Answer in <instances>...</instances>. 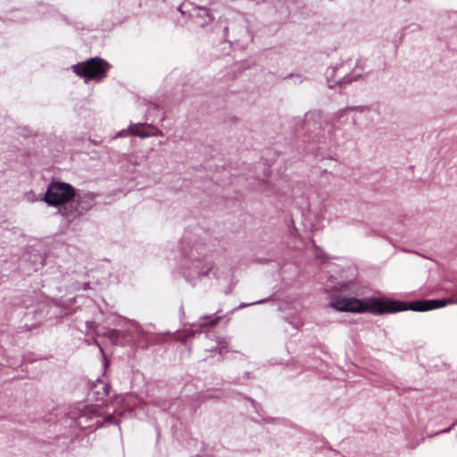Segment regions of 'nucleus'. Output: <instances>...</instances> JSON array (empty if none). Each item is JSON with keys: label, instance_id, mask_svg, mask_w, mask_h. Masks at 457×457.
<instances>
[{"label": "nucleus", "instance_id": "obj_31", "mask_svg": "<svg viewBox=\"0 0 457 457\" xmlns=\"http://www.w3.org/2000/svg\"><path fill=\"white\" fill-rule=\"evenodd\" d=\"M294 76H295V74H294V73H290V74H288V75L286 77V79H289V78H292V77H294Z\"/></svg>", "mask_w": 457, "mask_h": 457}, {"label": "nucleus", "instance_id": "obj_16", "mask_svg": "<svg viewBox=\"0 0 457 457\" xmlns=\"http://www.w3.org/2000/svg\"><path fill=\"white\" fill-rule=\"evenodd\" d=\"M363 75L359 74H353L348 73L345 75L343 78L336 81V87H339L340 89L345 88L347 85L351 84L353 81H357L360 78H361Z\"/></svg>", "mask_w": 457, "mask_h": 457}, {"label": "nucleus", "instance_id": "obj_15", "mask_svg": "<svg viewBox=\"0 0 457 457\" xmlns=\"http://www.w3.org/2000/svg\"><path fill=\"white\" fill-rule=\"evenodd\" d=\"M218 312H219V311L216 313L212 314V315L201 316L198 319L197 323L193 324V326H198L200 328L206 327V326H211V327L215 326L221 319V316L217 315Z\"/></svg>", "mask_w": 457, "mask_h": 457}, {"label": "nucleus", "instance_id": "obj_5", "mask_svg": "<svg viewBox=\"0 0 457 457\" xmlns=\"http://www.w3.org/2000/svg\"><path fill=\"white\" fill-rule=\"evenodd\" d=\"M76 197V189L69 183L53 180L47 187L41 201L50 206L62 208Z\"/></svg>", "mask_w": 457, "mask_h": 457}, {"label": "nucleus", "instance_id": "obj_21", "mask_svg": "<svg viewBox=\"0 0 457 457\" xmlns=\"http://www.w3.org/2000/svg\"><path fill=\"white\" fill-rule=\"evenodd\" d=\"M34 270H37L40 268H43L46 264V256L39 255L37 257V260H35L34 262Z\"/></svg>", "mask_w": 457, "mask_h": 457}, {"label": "nucleus", "instance_id": "obj_7", "mask_svg": "<svg viewBox=\"0 0 457 457\" xmlns=\"http://www.w3.org/2000/svg\"><path fill=\"white\" fill-rule=\"evenodd\" d=\"M95 204V195L93 193H86L83 195L75 197L71 202L65 204L62 208H59V212L64 218L65 222L70 224L78 217L83 215L91 209Z\"/></svg>", "mask_w": 457, "mask_h": 457}, {"label": "nucleus", "instance_id": "obj_27", "mask_svg": "<svg viewBox=\"0 0 457 457\" xmlns=\"http://www.w3.org/2000/svg\"><path fill=\"white\" fill-rule=\"evenodd\" d=\"M249 401L251 402L253 407L257 410V406L259 405L253 399L249 398Z\"/></svg>", "mask_w": 457, "mask_h": 457}, {"label": "nucleus", "instance_id": "obj_17", "mask_svg": "<svg viewBox=\"0 0 457 457\" xmlns=\"http://www.w3.org/2000/svg\"><path fill=\"white\" fill-rule=\"evenodd\" d=\"M347 110L360 112H364L370 111V107L368 105H358V106L347 107ZM345 112H346V109L345 110H340L338 112V113H337L339 118L343 117V115L345 114Z\"/></svg>", "mask_w": 457, "mask_h": 457}, {"label": "nucleus", "instance_id": "obj_32", "mask_svg": "<svg viewBox=\"0 0 457 457\" xmlns=\"http://www.w3.org/2000/svg\"><path fill=\"white\" fill-rule=\"evenodd\" d=\"M340 457H345V456H340Z\"/></svg>", "mask_w": 457, "mask_h": 457}, {"label": "nucleus", "instance_id": "obj_1", "mask_svg": "<svg viewBox=\"0 0 457 457\" xmlns=\"http://www.w3.org/2000/svg\"><path fill=\"white\" fill-rule=\"evenodd\" d=\"M334 292L329 306L337 312L382 315L409 310L408 303L399 300L382 297L359 299L361 293L354 280L337 283L334 286Z\"/></svg>", "mask_w": 457, "mask_h": 457}, {"label": "nucleus", "instance_id": "obj_6", "mask_svg": "<svg viewBox=\"0 0 457 457\" xmlns=\"http://www.w3.org/2000/svg\"><path fill=\"white\" fill-rule=\"evenodd\" d=\"M35 299L29 295H22L13 298L12 304L24 307L26 309L33 308L32 311L26 312L25 319L35 318L36 321L32 324H24L27 330H32L43 322L46 316L49 313L50 307L45 303L34 306Z\"/></svg>", "mask_w": 457, "mask_h": 457}, {"label": "nucleus", "instance_id": "obj_30", "mask_svg": "<svg viewBox=\"0 0 457 457\" xmlns=\"http://www.w3.org/2000/svg\"><path fill=\"white\" fill-rule=\"evenodd\" d=\"M312 150H313V147H311V146H309V145H308V146H306V147L303 149V151H304V152H309V151H312Z\"/></svg>", "mask_w": 457, "mask_h": 457}, {"label": "nucleus", "instance_id": "obj_19", "mask_svg": "<svg viewBox=\"0 0 457 457\" xmlns=\"http://www.w3.org/2000/svg\"><path fill=\"white\" fill-rule=\"evenodd\" d=\"M273 300H274L273 296H270L268 298H263V299H261V300H258V301H255V302H253V303H242L238 307L235 308V310L242 309V308H245V307H247V306H251V305L264 303H267V302H270V301H273Z\"/></svg>", "mask_w": 457, "mask_h": 457}, {"label": "nucleus", "instance_id": "obj_24", "mask_svg": "<svg viewBox=\"0 0 457 457\" xmlns=\"http://www.w3.org/2000/svg\"><path fill=\"white\" fill-rule=\"evenodd\" d=\"M455 425H457V420H456L455 422H453L450 427H448V428H444V429H442L441 431L437 432V433H436V435H437V434H444V433H448V432H450V431L452 430V428H453Z\"/></svg>", "mask_w": 457, "mask_h": 457}, {"label": "nucleus", "instance_id": "obj_26", "mask_svg": "<svg viewBox=\"0 0 457 457\" xmlns=\"http://www.w3.org/2000/svg\"><path fill=\"white\" fill-rule=\"evenodd\" d=\"M290 224H291V226H292V231H291V234H292V235H294V234H295V232H296V231H297V228H295V222H294V220H293L292 219L290 220Z\"/></svg>", "mask_w": 457, "mask_h": 457}, {"label": "nucleus", "instance_id": "obj_9", "mask_svg": "<svg viewBox=\"0 0 457 457\" xmlns=\"http://www.w3.org/2000/svg\"><path fill=\"white\" fill-rule=\"evenodd\" d=\"M450 303L457 304L456 298H441V299H420L410 302L408 308L413 312H428L439 309Z\"/></svg>", "mask_w": 457, "mask_h": 457}, {"label": "nucleus", "instance_id": "obj_25", "mask_svg": "<svg viewBox=\"0 0 457 457\" xmlns=\"http://www.w3.org/2000/svg\"><path fill=\"white\" fill-rule=\"evenodd\" d=\"M94 326H95V322L94 321H87L86 322V327H87V329H93Z\"/></svg>", "mask_w": 457, "mask_h": 457}, {"label": "nucleus", "instance_id": "obj_20", "mask_svg": "<svg viewBox=\"0 0 457 457\" xmlns=\"http://www.w3.org/2000/svg\"><path fill=\"white\" fill-rule=\"evenodd\" d=\"M94 343L99 347V351L100 353H102V359H103V368H104V372H105L107 367L109 366V360L107 359L105 353H104V351L103 349V347L101 346V345L98 343V341L96 339L94 340Z\"/></svg>", "mask_w": 457, "mask_h": 457}, {"label": "nucleus", "instance_id": "obj_18", "mask_svg": "<svg viewBox=\"0 0 457 457\" xmlns=\"http://www.w3.org/2000/svg\"><path fill=\"white\" fill-rule=\"evenodd\" d=\"M339 66L340 65H336V66L331 67V72L327 77L328 87L329 88H335L336 87V82L332 83V80L334 79V78H335V76L337 74V71Z\"/></svg>", "mask_w": 457, "mask_h": 457}, {"label": "nucleus", "instance_id": "obj_11", "mask_svg": "<svg viewBox=\"0 0 457 457\" xmlns=\"http://www.w3.org/2000/svg\"><path fill=\"white\" fill-rule=\"evenodd\" d=\"M189 15L195 25L202 28L207 26L213 20L209 9L202 6L194 7Z\"/></svg>", "mask_w": 457, "mask_h": 457}, {"label": "nucleus", "instance_id": "obj_12", "mask_svg": "<svg viewBox=\"0 0 457 457\" xmlns=\"http://www.w3.org/2000/svg\"><path fill=\"white\" fill-rule=\"evenodd\" d=\"M110 389V384L104 383V381L100 380V378H97L96 381L93 384L89 394L93 395L96 401L104 400V398L109 395Z\"/></svg>", "mask_w": 457, "mask_h": 457}, {"label": "nucleus", "instance_id": "obj_3", "mask_svg": "<svg viewBox=\"0 0 457 457\" xmlns=\"http://www.w3.org/2000/svg\"><path fill=\"white\" fill-rule=\"evenodd\" d=\"M73 424L80 430L92 433L97 428L107 424H117V420L112 415L104 417L96 406H84L83 409L79 410L77 412L70 413Z\"/></svg>", "mask_w": 457, "mask_h": 457}, {"label": "nucleus", "instance_id": "obj_29", "mask_svg": "<svg viewBox=\"0 0 457 457\" xmlns=\"http://www.w3.org/2000/svg\"><path fill=\"white\" fill-rule=\"evenodd\" d=\"M89 285H90V284H89V282H85V283L83 284V289H87V288H89Z\"/></svg>", "mask_w": 457, "mask_h": 457}, {"label": "nucleus", "instance_id": "obj_10", "mask_svg": "<svg viewBox=\"0 0 457 457\" xmlns=\"http://www.w3.org/2000/svg\"><path fill=\"white\" fill-rule=\"evenodd\" d=\"M303 127L305 129L306 140L310 143L320 142L319 137V134L321 129L320 122L316 120H312L308 114L305 115L304 120H303Z\"/></svg>", "mask_w": 457, "mask_h": 457}, {"label": "nucleus", "instance_id": "obj_13", "mask_svg": "<svg viewBox=\"0 0 457 457\" xmlns=\"http://www.w3.org/2000/svg\"><path fill=\"white\" fill-rule=\"evenodd\" d=\"M142 124L138 123L137 125H130L128 129H122L118 132L117 137H122L127 135H132L139 137H148L150 134L145 132L144 129L141 128Z\"/></svg>", "mask_w": 457, "mask_h": 457}, {"label": "nucleus", "instance_id": "obj_28", "mask_svg": "<svg viewBox=\"0 0 457 457\" xmlns=\"http://www.w3.org/2000/svg\"><path fill=\"white\" fill-rule=\"evenodd\" d=\"M251 378L250 372L246 371L244 373L243 379H248Z\"/></svg>", "mask_w": 457, "mask_h": 457}, {"label": "nucleus", "instance_id": "obj_23", "mask_svg": "<svg viewBox=\"0 0 457 457\" xmlns=\"http://www.w3.org/2000/svg\"><path fill=\"white\" fill-rule=\"evenodd\" d=\"M364 67H365V60H363L362 58H359L356 61L354 69L364 70Z\"/></svg>", "mask_w": 457, "mask_h": 457}, {"label": "nucleus", "instance_id": "obj_4", "mask_svg": "<svg viewBox=\"0 0 457 457\" xmlns=\"http://www.w3.org/2000/svg\"><path fill=\"white\" fill-rule=\"evenodd\" d=\"M74 73L84 79L86 83L91 80L100 81L107 74L110 64L101 57H91L71 66Z\"/></svg>", "mask_w": 457, "mask_h": 457}, {"label": "nucleus", "instance_id": "obj_22", "mask_svg": "<svg viewBox=\"0 0 457 457\" xmlns=\"http://www.w3.org/2000/svg\"><path fill=\"white\" fill-rule=\"evenodd\" d=\"M215 349L218 350L220 355L228 352V345L225 344V342L220 340L217 341V346L215 347Z\"/></svg>", "mask_w": 457, "mask_h": 457}, {"label": "nucleus", "instance_id": "obj_8", "mask_svg": "<svg viewBox=\"0 0 457 457\" xmlns=\"http://www.w3.org/2000/svg\"><path fill=\"white\" fill-rule=\"evenodd\" d=\"M222 34L225 42L239 44L252 40V35L245 21H230L222 27Z\"/></svg>", "mask_w": 457, "mask_h": 457}, {"label": "nucleus", "instance_id": "obj_2", "mask_svg": "<svg viewBox=\"0 0 457 457\" xmlns=\"http://www.w3.org/2000/svg\"><path fill=\"white\" fill-rule=\"evenodd\" d=\"M208 253L209 250L203 240L191 243V239L184 237L179 267L187 282L194 283L195 278L204 277L212 270V260Z\"/></svg>", "mask_w": 457, "mask_h": 457}, {"label": "nucleus", "instance_id": "obj_14", "mask_svg": "<svg viewBox=\"0 0 457 457\" xmlns=\"http://www.w3.org/2000/svg\"><path fill=\"white\" fill-rule=\"evenodd\" d=\"M97 336H103L110 340L112 345H118L120 344V332L115 328H103L102 330L96 331Z\"/></svg>", "mask_w": 457, "mask_h": 457}]
</instances>
